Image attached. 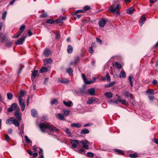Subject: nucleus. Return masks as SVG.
Returning a JSON list of instances; mask_svg holds the SVG:
<instances>
[{
  "label": "nucleus",
  "mask_w": 158,
  "mask_h": 158,
  "mask_svg": "<svg viewBox=\"0 0 158 158\" xmlns=\"http://www.w3.org/2000/svg\"><path fill=\"white\" fill-rule=\"evenodd\" d=\"M40 127L41 131L44 132H45L44 130L45 129H48L50 131L53 132H58L59 131L58 129L53 125L48 124H46L44 123L40 124Z\"/></svg>",
  "instance_id": "1"
},
{
  "label": "nucleus",
  "mask_w": 158,
  "mask_h": 158,
  "mask_svg": "<svg viewBox=\"0 0 158 158\" xmlns=\"http://www.w3.org/2000/svg\"><path fill=\"white\" fill-rule=\"evenodd\" d=\"M121 8L120 4H117L116 6L115 5H111L109 8L110 11L113 13L114 15H119V10Z\"/></svg>",
  "instance_id": "2"
},
{
  "label": "nucleus",
  "mask_w": 158,
  "mask_h": 158,
  "mask_svg": "<svg viewBox=\"0 0 158 158\" xmlns=\"http://www.w3.org/2000/svg\"><path fill=\"white\" fill-rule=\"evenodd\" d=\"M6 123L10 125L13 124L15 126L18 127H19L20 124L19 122L13 117H11L7 119L6 121Z\"/></svg>",
  "instance_id": "3"
},
{
  "label": "nucleus",
  "mask_w": 158,
  "mask_h": 158,
  "mask_svg": "<svg viewBox=\"0 0 158 158\" xmlns=\"http://www.w3.org/2000/svg\"><path fill=\"white\" fill-rule=\"evenodd\" d=\"M91 9L90 7L88 6H85L84 7L83 10H77L76 11L73 12L72 13V15H77L78 13H79L81 12H83L84 11H86L89 10Z\"/></svg>",
  "instance_id": "4"
},
{
  "label": "nucleus",
  "mask_w": 158,
  "mask_h": 158,
  "mask_svg": "<svg viewBox=\"0 0 158 158\" xmlns=\"http://www.w3.org/2000/svg\"><path fill=\"white\" fill-rule=\"evenodd\" d=\"M20 109L18 107V109L15 113V115L16 117L19 122L21 119L22 114L21 113H19Z\"/></svg>",
  "instance_id": "5"
},
{
  "label": "nucleus",
  "mask_w": 158,
  "mask_h": 158,
  "mask_svg": "<svg viewBox=\"0 0 158 158\" xmlns=\"http://www.w3.org/2000/svg\"><path fill=\"white\" fill-rule=\"evenodd\" d=\"M26 38L25 35H23L21 38L17 40L15 42L16 45H19L22 44L24 41L25 40Z\"/></svg>",
  "instance_id": "6"
},
{
  "label": "nucleus",
  "mask_w": 158,
  "mask_h": 158,
  "mask_svg": "<svg viewBox=\"0 0 158 158\" xmlns=\"http://www.w3.org/2000/svg\"><path fill=\"white\" fill-rule=\"evenodd\" d=\"M81 143L82 145V147L86 149H89L88 141L86 140H84L81 141Z\"/></svg>",
  "instance_id": "7"
},
{
  "label": "nucleus",
  "mask_w": 158,
  "mask_h": 158,
  "mask_svg": "<svg viewBox=\"0 0 158 158\" xmlns=\"http://www.w3.org/2000/svg\"><path fill=\"white\" fill-rule=\"evenodd\" d=\"M95 89L94 88H92L88 89L87 91L85 93L88 94L91 96H94L95 94Z\"/></svg>",
  "instance_id": "8"
},
{
  "label": "nucleus",
  "mask_w": 158,
  "mask_h": 158,
  "mask_svg": "<svg viewBox=\"0 0 158 158\" xmlns=\"http://www.w3.org/2000/svg\"><path fill=\"white\" fill-rule=\"evenodd\" d=\"M107 20L105 19H103L99 22V24L100 27H103L106 25Z\"/></svg>",
  "instance_id": "9"
},
{
  "label": "nucleus",
  "mask_w": 158,
  "mask_h": 158,
  "mask_svg": "<svg viewBox=\"0 0 158 158\" xmlns=\"http://www.w3.org/2000/svg\"><path fill=\"white\" fill-rule=\"evenodd\" d=\"M43 54L45 57H48L51 55V51L48 48H46L44 50Z\"/></svg>",
  "instance_id": "10"
},
{
  "label": "nucleus",
  "mask_w": 158,
  "mask_h": 158,
  "mask_svg": "<svg viewBox=\"0 0 158 158\" xmlns=\"http://www.w3.org/2000/svg\"><path fill=\"white\" fill-rule=\"evenodd\" d=\"M97 101V98L94 97H91L87 102L88 104H90L94 102Z\"/></svg>",
  "instance_id": "11"
},
{
  "label": "nucleus",
  "mask_w": 158,
  "mask_h": 158,
  "mask_svg": "<svg viewBox=\"0 0 158 158\" xmlns=\"http://www.w3.org/2000/svg\"><path fill=\"white\" fill-rule=\"evenodd\" d=\"M19 106L21 107V110L23 111L25 107V102L23 100H19Z\"/></svg>",
  "instance_id": "12"
},
{
  "label": "nucleus",
  "mask_w": 158,
  "mask_h": 158,
  "mask_svg": "<svg viewBox=\"0 0 158 158\" xmlns=\"http://www.w3.org/2000/svg\"><path fill=\"white\" fill-rule=\"evenodd\" d=\"M25 92H26L24 90H22L20 91L18 97L19 100H23V98L25 94Z\"/></svg>",
  "instance_id": "13"
},
{
  "label": "nucleus",
  "mask_w": 158,
  "mask_h": 158,
  "mask_svg": "<svg viewBox=\"0 0 158 158\" xmlns=\"http://www.w3.org/2000/svg\"><path fill=\"white\" fill-rule=\"evenodd\" d=\"M146 19V18L145 17V15H143L141 17L139 21L140 25L141 26H142L143 24L144 23Z\"/></svg>",
  "instance_id": "14"
},
{
  "label": "nucleus",
  "mask_w": 158,
  "mask_h": 158,
  "mask_svg": "<svg viewBox=\"0 0 158 158\" xmlns=\"http://www.w3.org/2000/svg\"><path fill=\"white\" fill-rule=\"evenodd\" d=\"M71 143L73 147L76 148L78 146L79 142L78 140H72Z\"/></svg>",
  "instance_id": "15"
},
{
  "label": "nucleus",
  "mask_w": 158,
  "mask_h": 158,
  "mask_svg": "<svg viewBox=\"0 0 158 158\" xmlns=\"http://www.w3.org/2000/svg\"><path fill=\"white\" fill-rule=\"evenodd\" d=\"M44 64L46 65L47 64H51L52 62V60L51 58H49L45 59L44 60Z\"/></svg>",
  "instance_id": "16"
},
{
  "label": "nucleus",
  "mask_w": 158,
  "mask_h": 158,
  "mask_svg": "<svg viewBox=\"0 0 158 158\" xmlns=\"http://www.w3.org/2000/svg\"><path fill=\"white\" fill-rule=\"evenodd\" d=\"M56 117L59 120L63 121L65 120L64 116L63 114L58 113L56 116Z\"/></svg>",
  "instance_id": "17"
},
{
  "label": "nucleus",
  "mask_w": 158,
  "mask_h": 158,
  "mask_svg": "<svg viewBox=\"0 0 158 158\" xmlns=\"http://www.w3.org/2000/svg\"><path fill=\"white\" fill-rule=\"evenodd\" d=\"M82 77L85 83V84H90L92 83H93V81L90 82L89 81L87 80L86 78L85 77V75L84 74H82Z\"/></svg>",
  "instance_id": "18"
},
{
  "label": "nucleus",
  "mask_w": 158,
  "mask_h": 158,
  "mask_svg": "<svg viewBox=\"0 0 158 158\" xmlns=\"http://www.w3.org/2000/svg\"><path fill=\"white\" fill-rule=\"evenodd\" d=\"M59 82L61 83L67 84L69 82V81L66 79L63 78L61 79H59L58 80Z\"/></svg>",
  "instance_id": "19"
},
{
  "label": "nucleus",
  "mask_w": 158,
  "mask_h": 158,
  "mask_svg": "<svg viewBox=\"0 0 158 158\" xmlns=\"http://www.w3.org/2000/svg\"><path fill=\"white\" fill-rule=\"evenodd\" d=\"M123 95L125 97L127 98H132V95L128 91H126L123 93Z\"/></svg>",
  "instance_id": "20"
},
{
  "label": "nucleus",
  "mask_w": 158,
  "mask_h": 158,
  "mask_svg": "<svg viewBox=\"0 0 158 158\" xmlns=\"http://www.w3.org/2000/svg\"><path fill=\"white\" fill-rule=\"evenodd\" d=\"M135 10L134 8L132 7L129 8L127 10V12L129 14H131L133 13Z\"/></svg>",
  "instance_id": "21"
},
{
  "label": "nucleus",
  "mask_w": 158,
  "mask_h": 158,
  "mask_svg": "<svg viewBox=\"0 0 158 158\" xmlns=\"http://www.w3.org/2000/svg\"><path fill=\"white\" fill-rule=\"evenodd\" d=\"M31 114L32 116L34 117H36L38 115V113L37 111L34 109H32L31 110Z\"/></svg>",
  "instance_id": "22"
},
{
  "label": "nucleus",
  "mask_w": 158,
  "mask_h": 158,
  "mask_svg": "<svg viewBox=\"0 0 158 158\" xmlns=\"http://www.w3.org/2000/svg\"><path fill=\"white\" fill-rule=\"evenodd\" d=\"M63 103L65 106L68 107H70L73 105V103L71 101L66 102L64 101Z\"/></svg>",
  "instance_id": "23"
},
{
  "label": "nucleus",
  "mask_w": 158,
  "mask_h": 158,
  "mask_svg": "<svg viewBox=\"0 0 158 158\" xmlns=\"http://www.w3.org/2000/svg\"><path fill=\"white\" fill-rule=\"evenodd\" d=\"M73 48L72 46L70 45H69L68 46L67 49V51L68 53L71 54L73 52Z\"/></svg>",
  "instance_id": "24"
},
{
  "label": "nucleus",
  "mask_w": 158,
  "mask_h": 158,
  "mask_svg": "<svg viewBox=\"0 0 158 158\" xmlns=\"http://www.w3.org/2000/svg\"><path fill=\"white\" fill-rule=\"evenodd\" d=\"M104 95L106 97L108 98H111L113 97V94L110 92H106Z\"/></svg>",
  "instance_id": "25"
},
{
  "label": "nucleus",
  "mask_w": 158,
  "mask_h": 158,
  "mask_svg": "<svg viewBox=\"0 0 158 158\" xmlns=\"http://www.w3.org/2000/svg\"><path fill=\"white\" fill-rule=\"evenodd\" d=\"M119 77L120 78H125L126 77V74L124 71H122L119 74Z\"/></svg>",
  "instance_id": "26"
},
{
  "label": "nucleus",
  "mask_w": 158,
  "mask_h": 158,
  "mask_svg": "<svg viewBox=\"0 0 158 158\" xmlns=\"http://www.w3.org/2000/svg\"><path fill=\"white\" fill-rule=\"evenodd\" d=\"M11 107L12 108V109L13 110H17L18 109V107H19L18 106L17 104L16 103H13L11 105Z\"/></svg>",
  "instance_id": "27"
},
{
  "label": "nucleus",
  "mask_w": 158,
  "mask_h": 158,
  "mask_svg": "<svg viewBox=\"0 0 158 158\" xmlns=\"http://www.w3.org/2000/svg\"><path fill=\"white\" fill-rule=\"evenodd\" d=\"M49 71L48 69L44 67H42L40 69V73H41L44 72H47Z\"/></svg>",
  "instance_id": "28"
},
{
  "label": "nucleus",
  "mask_w": 158,
  "mask_h": 158,
  "mask_svg": "<svg viewBox=\"0 0 158 158\" xmlns=\"http://www.w3.org/2000/svg\"><path fill=\"white\" fill-rule=\"evenodd\" d=\"M114 151L115 152H116L118 154H120L121 155H123L124 154L123 151L121 150L117 149H114Z\"/></svg>",
  "instance_id": "29"
},
{
  "label": "nucleus",
  "mask_w": 158,
  "mask_h": 158,
  "mask_svg": "<svg viewBox=\"0 0 158 158\" xmlns=\"http://www.w3.org/2000/svg\"><path fill=\"white\" fill-rule=\"evenodd\" d=\"M154 90L152 89H148L146 90V93L148 95L152 94H154Z\"/></svg>",
  "instance_id": "30"
},
{
  "label": "nucleus",
  "mask_w": 158,
  "mask_h": 158,
  "mask_svg": "<svg viewBox=\"0 0 158 158\" xmlns=\"http://www.w3.org/2000/svg\"><path fill=\"white\" fill-rule=\"evenodd\" d=\"M82 126V125L81 124L76 123H73L71 124V126L72 127H75L77 128H80Z\"/></svg>",
  "instance_id": "31"
},
{
  "label": "nucleus",
  "mask_w": 158,
  "mask_h": 158,
  "mask_svg": "<svg viewBox=\"0 0 158 158\" xmlns=\"http://www.w3.org/2000/svg\"><path fill=\"white\" fill-rule=\"evenodd\" d=\"M38 70H35L32 73L31 75L32 80L33 79V77L34 78H35L36 77L38 73Z\"/></svg>",
  "instance_id": "32"
},
{
  "label": "nucleus",
  "mask_w": 158,
  "mask_h": 158,
  "mask_svg": "<svg viewBox=\"0 0 158 158\" xmlns=\"http://www.w3.org/2000/svg\"><path fill=\"white\" fill-rule=\"evenodd\" d=\"M89 132V130L87 129H84V130H82L81 132L80 133L81 134H88Z\"/></svg>",
  "instance_id": "33"
},
{
  "label": "nucleus",
  "mask_w": 158,
  "mask_h": 158,
  "mask_svg": "<svg viewBox=\"0 0 158 158\" xmlns=\"http://www.w3.org/2000/svg\"><path fill=\"white\" fill-rule=\"evenodd\" d=\"M5 42L6 45L8 47H10L12 45V43L8 39H7Z\"/></svg>",
  "instance_id": "34"
},
{
  "label": "nucleus",
  "mask_w": 158,
  "mask_h": 158,
  "mask_svg": "<svg viewBox=\"0 0 158 158\" xmlns=\"http://www.w3.org/2000/svg\"><path fill=\"white\" fill-rule=\"evenodd\" d=\"M7 13V11H4L3 12V13L2 14V18L3 20H5V19H6V16Z\"/></svg>",
  "instance_id": "35"
},
{
  "label": "nucleus",
  "mask_w": 158,
  "mask_h": 158,
  "mask_svg": "<svg viewBox=\"0 0 158 158\" xmlns=\"http://www.w3.org/2000/svg\"><path fill=\"white\" fill-rule=\"evenodd\" d=\"M64 113V115H65L66 116H68L69 115V113H70V110H67V109H63V110Z\"/></svg>",
  "instance_id": "36"
},
{
  "label": "nucleus",
  "mask_w": 158,
  "mask_h": 158,
  "mask_svg": "<svg viewBox=\"0 0 158 158\" xmlns=\"http://www.w3.org/2000/svg\"><path fill=\"white\" fill-rule=\"evenodd\" d=\"M43 151L42 149H40V150L39 152L40 157L39 158H44V156L43 153Z\"/></svg>",
  "instance_id": "37"
},
{
  "label": "nucleus",
  "mask_w": 158,
  "mask_h": 158,
  "mask_svg": "<svg viewBox=\"0 0 158 158\" xmlns=\"http://www.w3.org/2000/svg\"><path fill=\"white\" fill-rule=\"evenodd\" d=\"M25 138L26 141L27 143H31L32 142H31V140L28 138V136L27 135H26L25 136Z\"/></svg>",
  "instance_id": "38"
},
{
  "label": "nucleus",
  "mask_w": 158,
  "mask_h": 158,
  "mask_svg": "<svg viewBox=\"0 0 158 158\" xmlns=\"http://www.w3.org/2000/svg\"><path fill=\"white\" fill-rule=\"evenodd\" d=\"M120 102L123 104L125 105L126 106H127L128 105V102L124 99H122L121 100V101H120Z\"/></svg>",
  "instance_id": "39"
},
{
  "label": "nucleus",
  "mask_w": 158,
  "mask_h": 158,
  "mask_svg": "<svg viewBox=\"0 0 158 158\" xmlns=\"http://www.w3.org/2000/svg\"><path fill=\"white\" fill-rule=\"evenodd\" d=\"M7 96L8 99H11L13 97L12 94L10 93H7Z\"/></svg>",
  "instance_id": "40"
},
{
  "label": "nucleus",
  "mask_w": 158,
  "mask_h": 158,
  "mask_svg": "<svg viewBox=\"0 0 158 158\" xmlns=\"http://www.w3.org/2000/svg\"><path fill=\"white\" fill-rule=\"evenodd\" d=\"M129 156L132 158H135L137 157L138 155L137 153L131 154L129 155Z\"/></svg>",
  "instance_id": "41"
},
{
  "label": "nucleus",
  "mask_w": 158,
  "mask_h": 158,
  "mask_svg": "<svg viewBox=\"0 0 158 158\" xmlns=\"http://www.w3.org/2000/svg\"><path fill=\"white\" fill-rule=\"evenodd\" d=\"M55 21L54 20H53L52 19H49L48 20H47L46 21V23H51L52 24L54 23Z\"/></svg>",
  "instance_id": "42"
},
{
  "label": "nucleus",
  "mask_w": 158,
  "mask_h": 158,
  "mask_svg": "<svg viewBox=\"0 0 158 158\" xmlns=\"http://www.w3.org/2000/svg\"><path fill=\"white\" fill-rule=\"evenodd\" d=\"M80 60V57L77 56L74 59V64H76L78 63Z\"/></svg>",
  "instance_id": "43"
},
{
  "label": "nucleus",
  "mask_w": 158,
  "mask_h": 158,
  "mask_svg": "<svg viewBox=\"0 0 158 158\" xmlns=\"http://www.w3.org/2000/svg\"><path fill=\"white\" fill-rule=\"evenodd\" d=\"M57 102V100L56 99H54L51 101V105H53L56 103Z\"/></svg>",
  "instance_id": "44"
},
{
  "label": "nucleus",
  "mask_w": 158,
  "mask_h": 158,
  "mask_svg": "<svg viewBox=\"0 0 158 158\" xmlns=\"http://www.w3.org/2000/svg\"><path fill=\"white\" fill-rule=\"evenodd\" d=\"M87 155L88 157H93L94 156V154L91 152H88Z\"/></svg>",
  "instance_id": "45"
},
{
  "label": "nucleus",
  "mask_w": 158,
  "mask_h": 158,
  "mask_svg": "<svg viewBox=\"0 0 158 158\" xmlns=\"http://www.w3.org/2000/svg\"><path fill=\"white\" fill-rule=\"evenodd\" d=\"M115 64L118 69H120L121 68V65L120 64L116 62L115 63Z\"/></svg>",
  "instance_id": "46"
},
{
  "label": "nucleus",
  "mask_w": 158,
  "mask_h": 158,
  "mask_svg": "<svg viewBox=\"0 0 158 158\" xmlns=\"http://www.w3.org/2000/svg\"><path fill=\"white\" fill-rule=\"evenodd\" d=\"M106 77L107 79V81L108 82H109L110 81V77L109 75L108 72H107L106 73Z\"/></svg>",
  "instance_id": "47"
},
{
  "label": "nucleus",
  "mask_w": 158,
  "mask_h": 158,
  "mask_svg": "<svg viewBox=\"0 0 158 158\" xmlns=\"http://www.w3.org/2000/svg\"><path fill=\"white\" fill-rule=\"evenodd\" d=\"M128 80L129 81L131 87L133 86V82L132 81V77L131 76H130L128 77Z\"/></svg>",
  "instance_id": "48"
},
{
  "label": "nucleus",
  "mask_w": 158,
  "mask_h": 158,
  "mask_svg": "<svg viewBox=\"0 0 158 158\" xmlns=\"http://www.w3.org/2000/svg\"><path fill=\"white\" fill-rule=\"evenodd\" d=\"M67 71L69 75H71V74L73 72V70L71 68H68L67 69Z\"/></svg>",
  "instance_id": "49"
},
{
  "label": "nucleus",
  "mask_w": 158,
  "mask_h": 158,
  "mask_svg": "<svg viewBox=\"0 0 158 158\" xmlns=\"http://www.w3.org/2000/svg\"><path fill=\"white\" fill-rule=\"evenodd\" d=\"M25 28V26L24 25H22L19 28L20 30L21 31L20 32L22 31V33L24 29Z\"/></svg>",
  "instance_id": "50"
},
{
  "label": "nucleus",
  "mask_w": 158,
  "mask_h": 158,
  "mask_svg": "<svg viewBox=\"0 0 158 158\" xmlns=\"http://www.w3.org/2000/svg\"><path fill=\"white\" fill-rule=\"evenodd\" d=\"M7 39H7V38H6V35H4L3 36L2 38V42L3 43V42H4V41H5L6 42V40Z\"/></svg>",
  "instance_id": "51"
},
{
  "label": "nucleus",
  "mask_w": 158,
  "mask_h": 158,
  "mask_svg": "<svg viewBox=\"0 0 158 158\" xmlns=\"http://www.w3.org/2000/svg\"><path fill=\"white\" fill-rule=\"evenodd\" d=\"M55 21L57 23H62V19H57L55 20Z\"/></svg>",
  "instance_id": "52"
},
{
  "label": "nucleus",
  "mask_w": 158,
  "mask_h": 158,
  "mask_svg": "<svg viewBox=\"0 0 158 158\" xmlns=\"http://www.w3.org/2000/svg\"><path fill=\"white\" fill-rule=\"evenodd\" d=\"M94 44H93L92 46L90 47L89 49V52L90 53H92L93 52L92 48L94 46Z\"/></svg>",
  "instance_id": "53"
},
{
  "label": "nucleus",
  "mask_w": 158,
  "mask_h": 158,
  "mask_svg": "<svg viewBox=\"0 0 158 158\" xmlns=\"http://www.w3.org/2000/svg\"><path fill=\"white\" fill-rule=\"evenodd\" d=\"M47 16V15L46 13H44L41 15L40 16V18H44Z\"/></svg>",
  "instance_id": "54"
},
{
  "label": "nucleus",
  "mask_w": 158,
  "mask_h": 158,
  "mask_svg": "<svg viewBox=\"0 0 158 158\" xmlns=\"http://www.w3.org/2000/svg\"><path fill=\"white\" fill-rule=\"evenodd\" d=\"M22 33V32H20L17 35H14L13 36V38H17L19 36V35Z\"/></svg>",
  "instance_id": "55"
},
{
  "label": "nucleus",
  "mask_w": 158,
  "mask_h": 158,
  "mask_svg": "<svg viewBox=\"0 0 158 158\" xmlns=\"http://www.w3.org/2000/svg\"><path fill=\"white\" fill-rule=\"evenodd\" d=\"M78 152L81 154H84V150L82 149H80L79 150Z\"/></svg>",
  "instance_id": "56"
},
{
  "label": "nucleus",
  "mask_w": 158,
  "mask_h": 158,
  "mask_svg": "<svg viewBox=\"0 0 158 158\" xmlns=\"http://www.w3.org/2000/svg\"><path fill=\"white\" fill-rule=\"evenodd\" d=\"M96 40L97 42L98 43H99L100 44L102 43V41L100 39L98 38H96Z\"/></svg>",
  "instance_id": "57"
},
{
  "label": "nucleus",
  "mask_w": 158,
  "mask_h": 158,
  "mask_svg": "<svg viewBox=\"0 0 158 158\" xmlns=\"http://www.w3.org/2000/svg\"><path fill=\"white\" fill-rule=\"evenodd\" d=\"M23 67L22 66H21L19 67V71L18 72V74H19L20 73H21L22 70V69Z\"/></svg>",
  "instance_id": "58"
},
{
  "label": "nucleus",
  "mask_w": 158,
  "mask_h": 158,
  "mask_svg": "<svg viewBox=\"0 0 158 158\" xmlns=\"http://www.w3.org/2000/svg\"><path fill=\"white\" fill-rule=\"evenodd\" d=\"M27 33L29 36H31L32 35V33L30 30H28L27 31Z\"/></svg>",
  "instance_id": "59"
},
{
  "label": "nucleus",
  "mask_w": 158,
  "mask_h": 158,
  "mask_svg": "<svg viewBox=\"0 0 158 158\" xmlns=\"http://www.w3.org/2000/svg\"><path fill=\"white\" fill-rule=\"evenodd\" d=\"M116 83L115 81H113L111 82L110 83H109L110 85V86H112L115 83Z\"/></svg>",
  "instance_id": "60"
},
{
  "label": "nucleus",
  "mask_w": 158,
  "mask_h": 158,
  "mask_svg": "<svg viewBox=\"0 0 158 158\" xmlns=\"http://www.w3.org/2000/svg\"><path fill=\"white\" fill-rule=\"evenodd\" d=\"M5 136L6 138V140H8L10 139V137L8 135L6 134V135H5Z\"/></svg>",
  "instance_id": "61"
},
{
  "label": "nucleus",
  "mask_w": 158,
  "mask_h": 158,
  "mask_svg": "<svg viewBox=\"0 0 158 158\" xmlns=\"http://www.w3.org/2000/svg\"><path fill=\"white\" fill-rule=\"evenodd\" d=\"M65 131V132L67 134H70L69 130L68 128H66Z\"/></svg>",
  "instance_id": "62"
},
{
  "label": "nucleus",
  "mask_w": 158,
  "mask_h": 158,
  "mask_svg": "<svg viewBox=\"0 0 158 158\" xmlns=\"http://www.w3.org/2000/svg\"><path fill=\"white\" fill-rule=\"evenodd\" d=\"M13 110L12 109V108L11 107V106L8 109V111L9 112H11L13 111Z\"/></svg>",
  "instance_id": "63"
},
{
  "label": "nucleus",
  "mask_w": 158,
  "mask_h": 158,
  "mask_svg": "<svg viewBox=\"0 0 158 158\" xmlns=\"http://www.w3.org/2000/svg\"><path fill=\"white\" fill-rule=\"evenodd\" d=\"M16 0H12L9 4L10 5H13L14 2H15Z\"/></svg>",
  "instance_id": "64"
}]
</instances>
